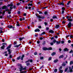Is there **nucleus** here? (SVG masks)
Segmentation results:
<instances>
[{"instance_id":"8","label":"nucleus","mask_w":73,"mask_h":73,"mask_svg":"<svg viewBox=\"0 0 73 73\" xmlns=\"http://www.w3.org/2000/svg\"><path fill=\"white\" fill-rule=\"evenodd\" d=\"M8 9V7L7 6H6V5H4L2 7V9Z\"/></svg>"},{"instance_id":"31","label":"nucleus","mask_w":73,"mask_h":73,"mask_svg":"<svg viewBox=\"0 0 73 73\" xmlns=\"http://www.w3.org/2000/svg\"><path fill=\"white\" fill-rule=\"evenodd\" d=\"M37 12H38L39 13V14H43V13H42V12L40 11H37Z\"/></svg>"},{"instance_id":"40","label":"nucleus","mask_w":73,"mask_h":73,"mask_svg":"<svg viewBox=\"0 0 73 73\" xmlns=\"http://www.w3.org/2000/svg\"><path fill=\"white\" fill-rule=\"evenodd\" d=\"M53 43H55L56 42V40L54 39V40H53Z\"/></svg>"},{"instance_id":"14","label":"nucleus","mask_w":73,"mask_h":73,"mask_svg":"<svg viewBox=\"0 0 73 73\" xmlns=\"http://www.w3.org/2000/svg\"><path fill=\"white\" fill-rule=\"evenodd\" d=\"M69 50V49H68L67 48H66L64 49V52H68Z\"/></svg>"},{"instance_id":"38","label":"nucleus","mask_w":73,"mask_h":73,"mask_svg":"<svg viewBox=\"0 0 73 73\" xmlns=\"http://www.w3.org/2000/svg\"><path fill=\"white\" fill-rule=\"evenodd\" d=\"M48 6H46V7H42V9H45L46 8H48Z\"/></svg>"},{"instance_id":"45","label":"nucleus","mask_w":73,"mask_h":73,"mask_svg":"<svg viewBox=\"0 0 73 73\" xmlns=\"http://www.w3.org/2000/svg\"><path fill=\"white\" fill-rule=\"evenodd\" d=\"M60 42L61 43V44H63L64 43V42L63 40L61 41H60Z\"/></svg>"},{"instance_id":"32","label":"nucleus","mask_w":73,"mask_h":73,"mask_svg":"<svg viewBox=\"0 0 73 73\" xmlns=\"http://www.w3.org/2000/svg\"><path fill=\"white\" fill-rule=\"evenodd\" d=\"M47 49L48 50H52V47H49L48 48H47Z\"/></svg>"},{"instance_id":"21","label":"nucleus","mask_w":73,"mask_h":73,"mask_svg":"<svg viewBox=\"0 0 73 73\" xmlns=\"http://www.w3.org/2000/svg\"><path fill=\"white\" fill-rule=\"evenodd\" d=\"M25 38L24 37H23L22 38H19V41H22Z\"/></svg>"},{"instance_id":"6","label":"nucleus","mask_w":73,"mask_h":73,"mask_svg":"<svg viewBox=\"0 0 73 73\" xmlns=\"http://www.w3.org/2000/svg\"><path fill=\"white\" fill-rule=\"evenodd\" d=\"M72 23L71 22H69L68 24V28H70L71 27Z\"/></svg>"},{"instance_id":"41","label":"nucleus","mask_w":73,"mask_h":73,"mask_svg":"<svg viewBox=\"0 0 73 73\" xmlns=\"http://www.w3.org/2000/svg\"><path fill=\"white\" fill-rule=\"evenodd\" d=\"M43 66H44V65H42L40 68H39V69L41 70L42 69V68L43 67Z\"/></svg>"},{"instance_id":"46","label":"nucleus","mask_w":73,"mask_h":73,"mask_svg":"<svg viewBox=\"0 0 73 73\" xmlns=\"http://www.w3.org/2000/svg\"><path fill=\"white\" fill-rule=\"evenodd\" d=\"M39 40H43V37H40V38H39Z\"/></svg>"},{"instance_id":"1","label":"nucleus","mask_w":73,"mask_h":73,"mask_svg":"<svg viewBox=\"0 0 73 73\" xmlns=\"http://www.w3.org/2000/svg\"><path fill=\"white\" fill-rule=\"evenodd\" d=\"M17 65L18 66V67H19V72H20V73H27V71L24 70L22 71L23 70H27L26 67L23 68L22 65L19 64H17Z\"/></svg>"},{"instance_id":"33","label":"nucleus","mask_w":73,"mask_h":73,"mask_svg":"<svg viewBox=\"0 0 73 73\" xmlns=\"http://www.w3.org/2000/svg\"><path fill=\"white\" fill-rule=\"evenodd\" d=\"M27 5L28 6H32V4H30V3H28V4Z\"/></svg>"},{"instance_id":"53","label":"nucleus","mask_w":73,"mask_h":73,"mask_svg":"<svg viewBox=\"0 0 73 73\" xmlns=\"http://www.w3.org/2000/svg\"><path fill=\"white\" fill-rule=\"evenodd\" d=\"M1 42H5V40H4V39H2L1 40Z\"/></svg>"},{"instance_id":"5","label":"nucleus","mask_w":73,"mask_h":73,"mask_svg":"<svg viewBox=\"0 0 73 73\" xmlns=\"http://www.w3.org/2000/svg\"><path fill=\"white\" fill-rule=\"evenodd\" d=\"M24 57V54L22 55V56H21H21H19L17 58V60H19L20 59V58H21V60H23V58Z\"/></svg>"},{"instance_id":"37","label":"nucleus","mask_w":73,"mask_h":73,"mask_svg":"<svg viewBox=\"0 0 73 73\" xmlns=\"http://www.w3.org/2000/svg\"><path fill=\"white\" fill-rule=\"evenodd\" d=\"M45 44H46V42L45 41H43V42H42V45H44Z\"/></svg>"},{"instance_id":"7","label":"nucleus","mask_w":73,"mask_h":73,"mask_svg":"<svg viewBox=\"0 0 73 73\" xmlns=\"http://www.w3.org/2000/svg\"><path fill=\"white\" fill-rule=\"evenodd\" d=\"M61 9H62V11H61V14H64V10H65V8H64V7H63L61 8Z\"/></svg>"},{"instance_id":"12","label":"nucleus","mask_w":73,"mask_h":73,"mask_svg":"<svg viewBox=\"0 0 73 73\" xmlns=\"http://www.w3.org/2000/svg\"><path fill=\"white\" fill-rule=\"evenodd\" d=\"M21 44H19L18 45H16L15 46H14V47H16V48H18V47H19V46H21Z\"/></svg>"},{"instance_id":"19","label":"nucleus","mask_w":73,"mask_h":73,"mask_svg":"<svg viewBox=\"0 0 73 73\" xmlns=\"http://www.w3.org/2000/svg\"><path fill=\"white\" fill-rule=\"evenodd\" d=\"M68 70V67L66 68H65V70H64V72H66V73H67V72H68V71H69V70Z\"/></svg>"},{"instance_id":"3","label":"nucleus","mask_w":73,"mask_h":73,"mask_svg":"<svg viewBox=\"0 0 73 73\" xmlns=\"http://www.w3.org/2000/svg\"><path fill=\"white\" fill-rule=\"evenodd\" d=\"M11 44H9V46L8 47H7V48L6 49L8 50H7V51L8 52V54H11V49H9L10 48H11Z\"/></svg>"},{"instance_id":"50","label":"nucleus","mask_w":73,"mask_h":73,"mask_svg":"<svg viewBox=\"0 0 73 73\" xmlns=\"http://www.w3.org/2000/svg\"><path fill=\"white\" fill-rule=\"evenodd\" d=\"M9 56V58H13V57H12V55H10Z\"/></svg>"},{"instance_id":"26","label":"nucleus","mask_w":73,"mask_h":73,"mask_svg":"<svg viewBox=\"0 0 73 73\" xmlns=\"http://www.w3.org/2000/svg\"><path fill=\"white\" fill-rule=\"evenodd\" d=\"M59 27H60L59 25H56V26H55V28L56 29H58V28H59Z\"/></svg>"},{"instance_id":"52","label":"nucleus","mask_w":73,"mask_h":73,"mask_svg":"<svg viewBox=\"0 0 73 73\" xmlns=\"http://www.w3.org/2000/svg\"><path fill=\"white\" fill-rule=\"evenodd\" d=\"M53 43H54L52 42L50 43V45H51L52 46V45H53Z\"/></svg>"},{"instance_id":"2","label":"nucleus","mask_w":73,"mask_h":73,"mask_svg":"<svg viewBox=\"0 0 73 73\" xmlns=\"http://www.w3.org/2000/svg\"><path fill=\"white\" fill-rule=\"evenodd\" d=\"M35 16H36V17H37V18H39V19H38V21H39L41 22L42 21V19L43 20L45 19V17L41 16L40 15H38V14L37 13H35Z\"/></svg>"},{"instance_id":"36","label":"nucleus","mask_w":73,"mask_h":73,"mask_svg":"<svg viewBox=\"0 0 73 73\" xmlns=\"http://www.w3.org/2000/svg\"><path fill=\"white\" fill-rule=\"evenodd\" d=\"M71 1H68V3H67V5H69V4H70L71 3Z\"/></svg>"},{"instance_id":"59","label":"nucleus","mask_w":73,"mask_h":73,"mask_svg":"<svg viewBox=\"0 0 73 73\" xmlns=\"http://www.w3.org/2000/svg\"><path fill=\"white\" fill-rule=\"evenodd\" d=\"M12 61L13 62H15V60L14 59H13V58L12 59Z\"/></svg>"},{"instance_id":"57","label":"nucleus","mask_w":73,"mask_h":73,"mask_svg":"<svg viewBox=\"0 0 73 73\" xmlns=\"http://www.w3.org/2000/svg\"><path fill=\"white\" fill-rule=\"evenodd\" d=\"M71 40H68V43H71Z\"/></svg>"},{"instance_id":"51","label":"nucleus","mask_w":73,"mask_h":73,"mask_svg":"<svg viewBox=\"0 0 73 73\" xmlns=\"http://www.w3.org/2000/svg\"><path fill=\"white\" fill-rule=\"evenodd\" d=\"M34 55H37V52H35L34 53Z\"/></svg>"},{"instance_id":"27","label":"nucleus","mask_w":73,"mask_h":73,"mask_svg":"<svg viewBox=\"0 0 73 73\" xmlns=\"http://www.w3.org/2000/svg\"><path fill=\"white\" fill-rule=\"evenodd\" d=\"M68 21H69L70 22L72 21V19H68Z\"/></svg>"},{"instance_id":"55","label":"nucleus","mask_w":73,"mask_h":73,"mask_svg":"<svg viewBox=\"0 0 73 73\" xmlns=\"http://www.w3.org/2000/svg\"><path fill=\"white\" fill-rule=\"evenodd\" d=\"M27 15V14H26V13H24L23 14V15L24 16H26Z\"/></svg>"},{"instance_id":"43","label":"nucleus","mask_w":73,"mask_h":73,"mask_svg":"<svg viewBox=\"0 0 73 73\" xmlns=\"http://www.w3.org/2000/svg\"><path fill=\"white\" fill-rule=\"evenodd\" d=\"M52 60L51 57H50L48 58V61H50V60Z\"/></svg>"},{"instance_id":"24","label":"nucleus","mask_w":73,"mask_h":73,"mask_svg":"<svg viewBox=\"0 0 73 73\" xmlns=\"http://www.w3.org/2000/svg\"><path fill=\"white\" fill-rule=\"evenodd\" d=\"M61 66H66V63L64 62H63L62 64H61Z\"/></svg>"},{"instance_id":"64","label":"nucleus","mask_w":73,"mask_h":73,"mask_svg":"<svg viewBox=\"0 0 73 73\" xmlns=\"http://www.w3.org/2000/svg\"><path fill=\"white\" fill-rule=\"evenodd\" d=\"M47 14V11H45V13H44V14L45 15H46Z\"/></svg>"},{"instance_id":"22","label":"nucleus","mask_w":73,"mask_h":73,"mask_svg":"<svg viewBox=\"0 0 73 73\" xmlns=\"http://www.w3.org/2000/svg\"><path fill=\"white\" fill-rule=\"evenodd\" d=\"M53 19H57V17L56 15H53V16L52 17Z\"/></svg>"},{"instance_id":"62","label":"nucleus","mask_w":73,"mask_h":73,"mask_svg":"<svg viewBox=\"0 0 73 73\" xmlns=\"http://www.w3.org/2000/svg\"><path fill=\"white\" fill-rule=\"evenodd\" d=\"M20 14H21V12L20 11H18V14L19 15Z\"/></svg>"},{"instance_id":"28","label":"nucleus","mask_w":73,"mask_h":73,"mask_svg":"<svg viewBox=\"0 0 73 73\" xmlns=\"http://www.w3.org/2000/svg\"><path fill=\"white\" fill-rule=\"evenodd\" d=\"M63 58V55H61L59 56V58Z\"/></svg>"},{"instance_id":"56","label":"nucleus","mask_w":73,"mask_h":73,"mask_svg":"<svg viewBox=\"0 0 73 73\" xmlns=\"http://www.w3.org/2000/svg\"><path fill=\"white\" fill-rule=\"evenodd\" d=\"M66 23V22L64 21H63L62 22V24H64Z\"/></svg>"},{"instance_id":"11","label":"nucleus","mask_w":73,"mask_h":73,"mask_svg":"<svg viewBox=\"0 0 73 73\" xmlns=\"http://www.w3.org/2000/svg\"><path fill=\"white\" fill-rule=\"evenodd\" d=\"M40 30H39L38 29H36L34 31L35 32H40Z\"/></svg>"},{"instance_id":"15","label":"nucleus","mask_w":73,"mask_h":73,"mask_svg":"<svg viewBox=\"0 0 73 73\" xmlns=\"http://www.w3.org/2000/svg\"><path fill=\"white\" fill-rule=\"evenodd\" d=\"M13 6V5L12 4H8L7 6V7H12Z\"/></svg>"},{"instance_id":"60","label":"nucleus","mask_w":73,"mask_h":73,"mask_svg":"<svg viewBox=\"0 0 73 73\" xmlns=\"http://www.w3.org/2000/svg\"><path fill=\"white\" fill-rule=\"evenodd\" d=\"M19 20H20V21H22L23 20V19H22V18H21L19 19Z\"/></svg>"},{"instance_id":"39","label":"nucleus","mask_w":73,"mask_h":73,"mask_svg":"<svg viewBox=\"0 0 73 73\" xmlns=\"http://www.w3.org/2000/svg\"><path fill=\"white\" fill-rule=\"evenodd\" d=\"M62 66L60 67V68H58V70H61V69H62Z\"/></svg>"},{"instance_id":"10","label":"nucleus","mask_w":73,"mask_h":73,"mask_svg":"<svg viewBox=\"0 0 73 73\" xmlns=\"http://www.w3.org/2000/svg\"><path fill=\"white\" fill-rule=\"evenodd\" d=\"M5 46L4 45H3V46H1V47H0V48H1V49L2 50H4L5 49Z\"/></svg>"},{"instance_id":"63","label":"nucleus","mask_w":73,"mask_h":73,"mask_svg":"<svg viewBox=\"0 0 73 73\" xmlns=\"http://www.w3.org/2000/svg\"><path fill=\"white\" fill-rule=\"evenodd\" d=\"M13 9V7H9V9Z\"/></svg>"},{"instance_id":"44","label":"nucleus","mask_w":73,"mask_h":73,"mask_svg":"<svg viewBox=\"0 0 73 73\" xmlns=\"http://www.w3.org/2000/svg\"><path fill=\"white\" fill-rule=\"evenodd\" d=\"M21 25V24H16V26L19 27Z\"/></svg>"},{"instance_id":"13","label":"nucleus","mask_w":73,"mask_h":73,"mask_svg":"<svg viewBox=\"0 0 73 73\" xmlns=\"http://www.w3.org/2000/svg\"><path fill=\"white\" fill-rule=\"evenodd\" d=\"M49 33L53 34L54 33V31L52 30H51L49 31Z\"/></svg>"},{"instance_id":"54","label":"nucleus","mask_w":73,"mask_h":73,"mask_svg":"<svg viewBox=\"0 0 73 73\" xmlns=\"http://www.w3.org/2000/svg\"><path fill=\"white\" fill-rule=\"evenodd\" d=\"M16 43H17V42H14V43L13 44H14V45H15L17 44Z\"/></svg>"},{"instance_id":"17","label":"nucleus","mask_w":73,"mask_h":73,"mask_svg":"<svg viewBox=\"0 0 73 73\" xmlns=\"http://www.w3.org/2000/svg\"><path fill=\"white\" fill-rule=\"evenodd\" d=\"M5 11L9 12V11H11V9H5Z\"/></svg>"},{"instance_id":"35","label":"nucleus","mask_w":73,"mask_h":73,"mask_svg":"<svg viewBox=\"0 0 73 73\" xmlns=\"http://www.w3.org/2000/svg\"><path fill=\"white\" fill-rule=\"evenodd\" d=\"M57 70H58L57 69H55V70H54V72L56 73L57 72Z\"/></svg>"},{"instance_id":"48","label":"nucleus","mask_w":73,"mask_h":73,"mask_svg":"<svg viewBox=\"0 0 73 73\" xmlns=\"http://www.w3.org/2000/svg\"><path fill=\"white\" fill-rule=\"evenodd\" d=\"M43 57L42 56L40 57V59L41 60H43Z\"/></svg>"},{"instance_id":"20","label":"nucleus","mask_w":73,"mask_h":73,"mask_svg":"<svg viewBox=\"0 0 73 73\" xmlns=\"http://www.w3.org/2000/svg\"><path fill=\"white\" fill-rule=\"evenodd\" d=\"M43 50L45 51H46V50H49L46 47H43Z\"/></svg>"},{"instance_id":"9","label":"nucleus","mask_w":73,"mask_h":73,"mask_svg":"<svg viewBox=\"0 0 73 73\" xmlns=\"http://www.w3.org/2000/svg\"><path fill=\"white\" fill-rule=\"evenodd\" d=\"M13 27V26L11 25H9L7 26V27L9 28V29H12V28Z\"/></svg>"},{"instance_id":"16","label":"nucleus","mask_w":73,"mask_h":73,"mask_svg":"<svg viewBox=\"0 0 73 73\" xmlns=\"http://www.w3.org/2000/svg\"><path fill=\"white\" fill-rule=\"evenodd\" d=\"M45 34V32H43L42 33V34H40L39 35V36H42L43 35H44Z\"/></svg>"},{"instance_id":"61","label":"nucleus","mask_w":73,"mask_h":73,"mask_svg":"<svg viewBox=\"0 0 73 73\" xmlns=\"http://www.w3.org/2000/svg\"><path fill=\"white\" fill-rule=\"evenodd\" d=\"M7 51H5L4 52H3L4 54H7Z\"/></svg>"},{"instance_id":"34","label":"nucleus","mask_w":73,"mask_h":73,"mask_svg":"<svg viewBox=\"0 0 73 73\" xmlns=\"http://www.w3.org/2000/svg\"><path fill=\"white\" fill-rule=\"evenodd\" d=\"M56 44H59L60 43V41H59L58 42V41H56Z\"/></svg>"},{"instance_id":"42","label":"nucleus","mask_w":73,"mask_h":73,"mask_svg":"<svg viewBox=\"0 0 73 73\" xmlns=\"http://www.w3.org/2000/svg\"><path fill=\"white\" fill-rule=\"evenodd\" d=\"M26 64L27 66H28L30 65V63H26Z\"/></svg>"},{"instance_id":"4","label":"nucleus","mask_w":73,"mask_h":73,"mask_svg":"<svg viewBox=\"0 0 73 73\" xmlns=\"http://www.w3.org/2000/svg\"><path fill=\"white\" fill-rule=\"evenodd\" d=\"M73 69V66H71V67H69V69L70 70V71H67V73H68L69 72L71 73L72 72V69Z\"/></svg>"},{"instance_id":"30","label":"nucleus","mask_w":73,"mask_h":73,"mask_svg":"<svg viewBox=\"0 0 73 73\" xmlns=\"http://www.w3.org/2000/svg\"><path fill=\"white\" fill-rule=\"evenodd\" d=\"M59 70V72H60L61 73H63V70Z\"/></svg>"},{"instance_id":"25","label":"nucleus","mask_w":73,"mask_h":73,"mask_svg":"<svg viewBox=\"0 0 73 73\" xmlns=\"http://www.w3.org/2000/svg\"><path fill=\"white\" fill-rule=\"evenodd\" d=\"M56 54V52H53L52 53L51 55L52 56H54V55H55Z\"/></svg>"},{"instance_id":"49","label":"nucleus","mask_w":73,"mask_h":73,"mask_svg":"<svg viewBox=\"0 0 73 73\" xmlns=\"http://www.w3.org/2000/svg\"><path fill=\"white\" fill-rule=\"evenodd\" d=\"M73 64V62H72V61H71L70 63V65H72V64Z\"/></svg>"},{"instance_id":"29","label":"nucleus","mask_w":73,"mask_h":73,"mask_svg":"<svg viewBox=\"0 0 73 73\" xmlns=\"http://www.w3.org/2000/svg\"><path fill=\"white\" fill-rule=\"evenodd\" d=\"M27 61H28V62H32V61H32V59H29V60H27Z\"/></svg>"},{"instance_id":"18","label":"nucleus","mask_w":73,"mask_h":73,"mask_svg":"<svg viewBox=\"0 0 73 73\" xmlns=\"http://www.w3.org/2000/svg\"><path fill=\"white\" fill-rule=\"evenodd\" d=\"M60 3H58V5H62L63 6H64V3H63V2H61H61H60Z\"/></svg>"},{"instance_id":"23","label":"nucleus","mask_w":73,"mask_h":73,"mask_svg":"<svg viewBox=\"0 0 73 73\" xmlns=\"http://www.w3.org/2000/svg\"><path fill=\"white\" fill-rule=\"evenodd\" d=\"M58 61V59H56L55 60H54V61H53V62L55 63H56Z\"/></svg>"},{"instance_id":"58","label":"nucleus","mask_w":73,"mask_h":73,"mask_svg":"<svg viewBox=\"0 0 73 73\" xmlns=\"http://www.w3.org/2000/svg\"><path fill=\"white\" fill-rule=\"evenodd\" d=\"M49 29V27H46V30H48Z\"/></svg>"},{"instance_id":"47","label":"nucleus","mask_w":73,"mask_h":73,"mask_svg":"<svg viewBox=\"0 0 73 73\" xmlns=\"http://www.w3.org/2000/svg\"><path fill=\"white\" fill-rule=\"evenodd\" d=\"M73 52V51L71 50V51H70V52H69V53H72Z\"/></svg>"}]
</instances>
